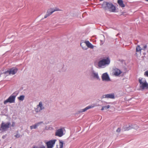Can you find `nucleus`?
<instances>
[{
    "label": "nucleus",
    "instance_id": "obj_1",
    "mask_svg": "<svg viewBox=\"0 0 148 148\" xmlns=\"http://www.w3.org/2000/svg\"><path fill=\"white\" fill-rule=\"evenodd\" d=\"M102 7L105 9H116L115 6L110 1H104L101 5Z\"/></svg>",
    "mask_w": 148,
    "mask_h": 148
},
{
    "label": "nucleus",
    "instance_id": "obj_2",
    "mask_svg": "<svg viewBox=\"0 0 148 148\" xmlns=\"http://www.w3.org/2000/svg\"><path fill=\"white\" fill-rule=\"evenodd\" d=\"M138 82L140 83V87L141 89H148V84L145 79L143 78H139Z\"/></svg>",
    "mask_w": 148,
    "mask_h": 148
},
{
    "label": "nucleus",
    "instance_id": "obj_3",
    "mask_svg": "<svg viewBox=\"0 0 148 148\" xmlns=\"http://www.w3.org/2000/svg\"><path fill=\"white\" fill-rule=\"evenodd\" d=\"M11 123L9 122L6 123L2 122L1 124L0 128V131L4 132L7 130L10 127Z\"/></svg>",
    "mask_w": 148,
    "mask_h": 148
},
{
    "label": "nucleus",
    "instance_id": "obj_4",
    "mask_svg": "<svg viewBox=\"0 0 148 148\" xmlns=\"http://www.w3.org/2000/svg\"><path fill=\"white\" fill-rule=\"evenodd\" d=\"M110 61L108 58L103 59L99 62L98 66L99 67H102L106 65L109 64Z\"/></svg>",
    "mask_w": 148,
    "mask_h": 148
},
{
    "label": "nucleus",
    "instance_id": "obj_5",
    "mask_svg": "<svg viewBox=\"0 0 148 148\" xmlns=\"http://www.w3.org/2000/svg\"><path fill=\"white\" fill-rule=\"evenodd\" d=\"M14 93H13L7 99L4 101V104H6L8 102L10 103L14 102L16 96L14 95Z\"/></svg>",
    "mask_w": 148,
    "mask_h": 148
},
{
    "label": "nucleus",
    "instance_id": "obj_6",
    "mask_svg": "<svg viewBox=\"0 0 148 148\" xmlns=\"http://www.w3.org/2000/svg\"><path fill=\"white\" fill-rule=\"evenodd\" d=\"M17 69L12 68L5 71L4 73L6 74H7V75H13L15 74L17 72Z\"/></svg>",
    "mask_w": 148,
    "mask_h": 148
},
{
    "label": "nucleus",
    "instance_id": "obj_7",
    "mask_svg": "<svg viewBox=\"0 0 148 148\" xmlns=\"http://www.w3.org/2000/svg\"><path fill=\"white\" fill-rule=\"evenodd\" d=\"M56 141V140L55 139L50 140L47 142L46 144L47 145V148H53Z\"/></svg>",
    "mask_w": 148,
    "mask_h": 148
},
{
    "label": "nucleus",
    "instance_id": "obj_8",
    "mask_svg": "<svg viewBox=\"0 0 148 148\" xmlns=\"http://www.w3.org/2000/svg\"><path fill=\"white\" fill-rule=\"evenodd\" d=\"M64 133L62 128L60 129L56 130L55 133V136L59 137H62Z\"/></svg>",
    "mask_w": 148,
    "mask_h": 148
},
{
    "label": "nucleus",
    "instance_id": "obj_9",
    "mask_svg": "<svg viewBox=\"0 0 148 148\" xmlns=\"http://www.w3.org/2000/svg\"><path fill=\"white\" fill-rule=\"evenodd\" d=\"M44 108V107L42 106V102L40 101L39 102V105H37L35 110L37 112H39L43 109Z\"/></svg>",
    "mask_w": 148,
    "mask_h": 148
},
{
    "label": "nucleus",
    "instance_id": "obj_10",
    "mask_svg": "<svg viewBox=\"0 0 148 148\" xmlns=\"http://www.w3.org/2000/svg\"><path fill=\"white\" fill-rule=\"evenodd\" d=\"M113 72L114 75L116 76H119L122 73L121 71L120 70L116 68L113 69Z\"/></svg>",
    "mask_w": 148,
    "mask_h": 148
},
{
    "label": "nucleus",
    "instance_id": "obj_11",
    "mask_svg": "<svg viewBox=\"0 0 148 148\" xmlns=\"http://www.w3.org/2000/svg\"><path fill=\"white\" fill-rule=\"evenodd\" d=\"M48 10L46 14L44 16V18H46L51 15L52 13L55 11L58 10Z\"/></svg>",
    "mask_w": 148,
    "mask_h": 148
},
{
    "label": "nucleus",
    "instance_id": "obj_12",
    "mask_svg": "<svg viewBox=\"0 0 148 148\" xmlns=\"http://www.w3.org/2000/svg\"><path fill=\"white\" fill-rule=\"evenodd\" d=\"M142 49L140 47L139 45L137 46L136 49V56H138V54L140 55L141 50Z\"/></svg>",
    "mask_w": 148,
    "mask_h": 148
},
{
    "label": "nucleus",
    "instance_id": "obj_13",
    "mask_svg": "<svg viewBox=\"0 0 148 148\" xmlns=\"http://www.w3.org/2000/svg\"><path fill=\"white\" fill-rule=\"evenodd\" d=\"M102 79L103 80L109 81L110 79L107 73H103L102 75Z\"/></svg>",
    "mask_w": 148,
    "mask_h": 148
},
{
    "label": "nucleus",
    "instance_id": "obj_14",
    "mask_svg": "<svg viewBox=\"0 0 148 148\" xmlns=\"http://www.w3.org/2000/svg\"><path fill=\"white\" fill-rule=\"evenodd\" d=\"M108 98L111 99H114V94H109L105 95L103 96V98Z\"/></svg>",
    "mask_w": 148,
    "mask_h": 148
},
{
    "label": "nucleus",
    "instance_id": "obj_15",
    "mask_svg": "<svg viewBox=\"0 0 148 148\" xmlns=\"http://www.w3.org/2000/svg\"><path fill=\"white\" fill-rule=\"evenodd\" d=\"M117 3L119 6L121 8H124L125 7V4L124 3L122 0H117Z\"/></svg>",
    "mask_w": 148,
    "mask_h": 148
},
{
    "label": "nucleus",
    "instance_id": "obj_16",
    "mask_svg": "<svg viewBox=\"0 0 148 148\" xmlns=\"http://www.w3.org/2000/svg\"><path fill=\"white\" fill-rule=\"evenodd\" d=\"M95 106L94 105H93V106L92 105V106H88L87 107H86L85 108L82 110H81L80 112H84L89 109L92 108H94L95 107Z\"/></svg>",
    "mask_w": 148,
    "mask_h": 148
},
{
    "label": "nucleus",
    "instance_id": "obj_17",
    "mask_svg": "<svg viewBox=\"0 0 148 148\" xmlns=\"http://www.w3.org/2000/svg\"><path fill=\"white\" fill-rule=\"evenodd\" d=\"M86 45L88 48L93 49L94 47L93 45L90 43L88 41H86L85 42Z\"/></svg>",
    "mask_w": 148,
    "mask_h": 148
},
{
    "label": "nucleus",
    "instance_id": "obj_18",
    "mask_svg": "<svg viewBox=\"0 0 148 148\" xmlns=\"http://www.w3.org/2000/svg\"><path fill=\"white\" fill-rule=\"evenodd\" d=\"M42 123V122L38 123L36 124H35L34 125L31 126L30 127V129L31 130H32L33 129H36L37 127V126H38L40 123Z\"/></svg>",
    "mask_w": 148,
    "mask_h": 148
},
{
    "label": "nucleus",
    "instance_id": "obj_19",
    "mask_svg": "<svg viewBox=\"0 0 148 148\" xmlns=\"http://www.w3.org/2000/svg\"><path fill=\"white\" fill-rule=\"evenodd\" d=\"M81 46L82 47V48L84 49H86L87 48L85 46L86 45V44L84 42H81L80 44Z\"/></svg>",
    "mask_w": 148,
    "mask_h": 148
},
{
    "label": "nucleus",
    "instance_id": "obj_20",
    "mask_svg": "<svg viewBox=\"0 0 148 148\" xmlns=\"http://www.w3.org/2000/svg\"><path fill=\"white\" fill-rule=\"evenodd\" d=\"M64 143L62 141H59V148H63Z\"/></svg>",
    "mask_w": 148,
    "mask_h": 148
},
{
    "label": "nucleus",
    "instance_id": "obj_21",
    "mask_svg": "<svg viewBox=\"0 0 148 148\" xmlns=\"http://www.w3.org/2000/svg\"><path fill=\"white\" fill-rule=\"evenodd\" d=\"M25 96L24 95H21L18 97V99L21 101H23L24 99Z\"/></svg>",
    "mask_w": 148,
    "mask_h": 148
},
{
    "label": "nucleus",
    "instance_id": "obj_22",
    "mask_svg": "<svg viewBox=\"0 0 148 148\" xmlns=\"http://www.w3.org/2000/svg\"><path fill=\"white\" fill-rule=\"evenodd\" d=\"M110 107V106L109 105H108L107 106H103L102 107V108L101 109V110H103L105 109V107H107V109L109 108Z\"/></svg>",
    "mask_w": 148,
    "mask_h": 148
},
{
    "label": "nucleus",
    "instance_id": "obj_23",
    "mask_svg": "<svg viewBox=\"0 0 148 148\" xmlns=\"http://www.w3.org/2000/svg\"><path fill=\"white\" fill-rule=\"evenodd\" d=\"M93 77L97 79H99V77L98 75V74L96 73H93Z\"/></svg>",
    "mask_w": 148,
    "mask_h": 148
},
{
    "label": "nucleus",
    "instance_id": "obj_24",
    "mask_svg": "<svg viewBox=\"0 0 148 148\" xmlns=\"http://www.w3.org/2000/svg\"><path fill=\"white\" fill-rule=\"evenodd\" d=\"M110 12H117V10H108Z\"/></svg>",
    "mask_w": 148,
    "mask_h": 148
},
{
    "label": "nucleus",
    "instance_id": "obj_25",
    "mask_svg": "<svg viewBox=\"0 0 148 148\" xmlns=\"http://www.w3.org/2000/svg\"><path fill=\"white\" fill-rule=\"evenodd\" d=\"M145 76L148 77V71H146L144 74Z\"/></svg>",
    "mask_w": 148,
    "mask_h": 148
},
{
    "label": "nucleus",
    "instance_id": "obj_26",
    "mask_svg": "<svg viewBox=\"0 0 148 148\" xmlns=\"http://www.w3.org/2000/svg\"><path fill=\"white\" fill-rule=\"evenodd\" d=\"M15 136L16 138H18L20 137V135L18 134H17Z\"/></svg>",
    "mask_w": 148,
    "mask_h": 148
},
{
    "label": "nucleus",
    "instance_id": "obj_27",
    "mask_svg": "<svg viewBox=\"0 0 148 148\" xmlns=\"http://www.w3.org/2000/svg\"><path fill=\"white\" fill-rule=\"evenodd\" d=\"M120 131H121V129L119 128H118L116 130V132H120Z\"/></svg>",
    "mask_w": 148,
    "mask_h": 148
},
{
    "label": "nucleus",
    "instance_id": "obj_28",
    "mask_svg": "<svg viewBox=\"0 0 148 148\" xmlns=\"http://www.w3.org/2000/svg\"><path fill=\"white\" fill-rule=\"evenodd\" d=\"M15 123L14 122H13L12 123V124L11 125V126L12 127H14L15 126Z\"/></svg>",
    "mask_w": 148,
    "mask_h": 148
},
{
    "label": "nucleus",
    "instance_id": "obj_29",
    "mask_svg": "<svg viewBox=\"0 0 148 148\" xmlns=\"http://www.w3.org/2000/svg\"><path fill=\"white\" fill-rule=\"evenodd\" d=\"M147 45H145L143 46V48L142 49L144 50L146 48H147Z\"/></svg>",
    "mask_w": 148,
    "mask_h": 148
},
{
    "label": "nucleus",
    "instance_id": "obj_30",
    "mask_svg": "<svg viewBox=\"0 0 148 148\" xmlns=\"http://www.w3.org/2000/svg\"><path fill=\"white\" fill-rule=\"evenodd\" d=\"M40 148H45V147L44 146H42L40 147Z\"/></svg>",
    "mask_w": 148,
    "mask_h": 148
},
{
    "label": "nucleus",
    "instance_id": "obj_31",
    "mask_svg": "<svg viewBox=\"0 0 148 148\" xmlns=\"http://www.w3.org/2000/svg\"><path fill=\"white\" fill-rule=\"evenodd\" d=\"M123 14L122 13H120V14H119V15H122V14Z\"/></svg>",
    "mask_w": 148,
    "mask_h": 148
},
{
    "label": "nucleus",
    "instance_id": "obj_32",
    "mask_svg": "<svg viewBox=\"0 0 148 148\" xmlns=\"http://www.w3.org/2000/svg\"><path fill=\"white\" fill-rule=\"evenodd\" d=\"M107 109V107H105V109Z\"/></svg>",
    "mask_w": 148,
    "mask_h": 148
},
{
    "label": "nucleus",
    "instance_id": "obj_33",
    "mask_svg": "<svg viewBox=\"0 0 148 148\" xmlns=\"http://www.w3.org/2000/svg\"><path fill=\"white\" fill-rule=\"evenodd\" d=\"M145 1H148V0H146Z\"/></svg>",
    "mask_w": 148,
    "mask_h": 148
},
{
    "label": "nucleus",
    "instance_id": "obj_34",
    "mask_svg": "<svg viewBox=\"0 0 148 148\" xmlns=\"http://www.w3.org/2000/svg\"><path fill=\"white\" fill-rule=\"evenodd\" d=\"M55 9L57 10V9H58V8H56V9Z\"/></svg>",
    "mask_w": 148,
    "mask_h": 148
},
{
    "label": "nucleus",
    "instance_id": "obj_35",
    "mask_svg": "<svg viewBox=\"0 0 148 148\" xmlns=\"http://www.w3.org/2000/svg\"><path fill=\"white\" fill-rule=\"evenodd\" d=\"M33 148H35V147H33Z\"/></svg>",
    "mask_w": 148,
    "mask_h": 148
}]
</instances>
